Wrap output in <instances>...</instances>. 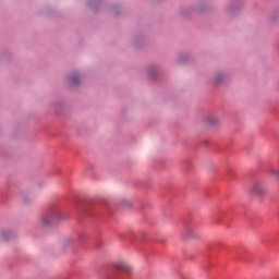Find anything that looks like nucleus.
Segmentation results:
<instances>
[{"label": "nucleus", "mask_w": 279, "mask_h": 279, "mask_svg": "<svg viewBox=\"0 0 279 279\" xmlns=\"http://www.w3.org/2000/svg\"><path fill=\"white\" fill-rule=\"evenodd\" d=\"M251 193L252 195H264V193H266V190L263 187V184L255 183L251 189Z\"/></svg>", "instance_id": "f257e3e1"}, {"label": "nucleus", "mask_w": 279, "mask_h": 279, "mask_svg": "<svg viewBox=\"0 0 279 279\" xmlns=\"http://www.w3.org/2000/svg\"><path fill=\"white\" fill-rule=\"evenodd\" d=\"M117 269H119L120 271H130V266L125 264H118Z\"/></svg>", "instance_id": "f03ea898"}, {"label": "nucleus", "mask_w": 279, "mask_h": 279, "mask_svg": "<svg viewBox=\"0 0 279 279\" xmlns=\"http://www.w3.org/2000/svg\"><path fill=\"white\" fill-rule=\"evenodd\" d=\"M59 218H60V210L53 209V211L49 216V219H59Z\"/></svg>", "instance_id": "7ed1b4c3"}, {"label": "nucleus", "mask_w": 279, "mask_h": 279, "mask_svg": "<svg viewBox=\"0 0 279 279\" xmlns=\"http://www.w3.org/2000/svg\"><path fill=\"white\" fill-rule=\"evenodd\" d=\"M70 83L75 86V84H80V77L77 76H73L71 80H70Z\"/></svg>", "instance_id": "20e7f679"}, {"label": "nucleus", "mask_w": 279, "mask_h": 279, "mask_svg": "<svg viewBox=\"0 0 279 279\" xmlns=\"http://www.w3.org/2000/svg\"><path fill=\"white\" fill-rule=\"evenodd\" d=\"M41 223L43 226H49V218H43Z\"/></svg>", "instance_id": "39448f33"}]
</instances>
